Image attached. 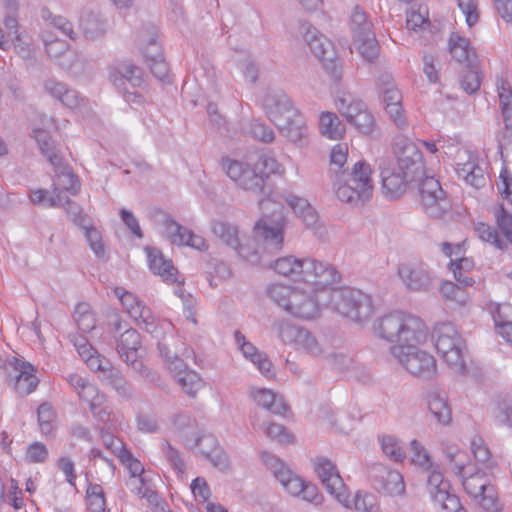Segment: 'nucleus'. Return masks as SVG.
Wrapping results in <instances>:
<instances>
[{
  "label": "nucleus",
  "mask_w": 512,
  "mask_h": 512,
  "mask_svg": "<svg viewBox=\"0 0 512 512\" xmlns=\"http://www.w3.org/2000/svg\"><path fill=\"white\" fill-rule=\"evenodd\" d=\"M303 286H288L280 283L271 284L267 288L269 298L288 314L302 320H312L319 316L320 307L325 298L328 287L302 283Z\"/></svg>",
  "instance_id": "1"
},
{
  "label": "nucleus",
  "mask_w": 512,
  "mask_h": 512,
  "mask_svg": "<svg viewBox=\"0 0 512 512\" xmlns=\"http://www.w3.org/2000/svg\"><path fill=\"white\" fill-rule=\"evenodd\" d=\"M221 168L238 188L254 194L263 193L271 174L283 172L277 160L266 155H260L254 162L226 157L221 160Z\"/></svg>",
  "instance_id": "2"
},
{
  "label": "nucleus",
  "mask_w": 512,
  "mask_h": 512,
  "mask_svg": "<svg viewBox=\"0 0 512 512\" xmlns=\"http://www.w3.org/2000/svg\"><path fill=\"white\" fill-rule=\"evenodd\" d=\"M378 337L394 343L392 347L403 350L414 349L426 340L427 328L424 322L411 314L394 312L378 319L374 324Z\"/></svg>",
  "instance_id": "3"
},
{
  "label": "nucleus",
  "mask_w": 512,
  "mask_h": 512,
  "mask_svg": "<svg viewBox=\"0 0 512 512\" xmlns=\"http://www.w3.org/2000/svg\"><path fill=\"white\" fill-rule=\"evenodd\" d=\"M270 267L279 275L320 287L333 285L338 281V273L332 266L310 257L297 258L288 255L276 259Z\"/></svg>",
  "instance_id": "4"
},
{
  "label": "nucleus",
  "mask_w": 512,
  "mask_h": 512,
  "mask_svg": "<svg viewBox=\"0 0 512 512\" xmlns=\"http://www.w3.org/2000/svg\"><path fill=\"white\" fill-rule=\"evenodd\" d=\"M371 167L365 162H358L350 174L337 176L336 195L342 202L358 204L372 196L373 185Z\"/></svg>",
  "instance_id": "5"
},
{
  "label": "nucleus",
  "mask_w": 512,
  "mask_h": 512,
  "mask_svg": "<svg viewBox=\"0 0 512 512\" xmlns=\"http://www.w3.org/2000/svg\"><path fill=\"white\" fill-rule=\"evenodd\" d=\"M273 329L283 344L298 352L313 358H321L326 354L325 345L306 327L281 320L273 324Z\"/></svg>",
  "instance_id": "6"
},
{
  "label": "nucleus",
  "mask_w": 512,
  "mask_h": 512,
  "mask_svg": "<svg viewBox=\"0 0 512 512\" xmlns=\"http://www.w3.org/2000/svg\"><path fill=\"white\" fill-rule=\"evenodd\" d=\"M435 347L448 366L458 374H464L466 365L463 351L465 342L450 323L438 324L434 328Z\"/></svg>",
  "instance_id": "7"
},
{
  "label": "nucleus",
  "mask_w": 512,
  "mask_h": 512,
  "mask_svg": "<svg viewBox=\"0 0 512 512\" xmlns=\"http://www.w3.org/2000/svg\"><path fill=\"white\" fill-rule=\"evenodd\" d=\"M326 298L334 309L344 317L361 323L372 314L370 298L359 290H332L328 287Z\"/></svg>",
  "instance_id": "8"
},
{
  "label": "nucleus",
  "mask_w": 512,
  "mask_h": 512,
  "mask_svg": "<svg viewBox=\"0 0 512 512\" xmlns=\"http://www.w3.org/2000/svg\"><path fill=\"white\" fill-rule=\"evenodd\" d=\"M338 112L359 131L369 134L375 126V119L366 104L351 93H340L335 99Z\"/></svg>",
  "instance_id": "9"
},
{
  "label": "nucleus",
  "mask_w": 512,
  "mask_h": 512,
  "mask_svg": "<svg viewBox=\"0 0 512 512\" xmlns=\"http://www.w3.org/2000/svg\"><path fill=\"white\" fill-rule=\"evenodd\" d=\"M397 275L409 291L426 292L436 279L434 271L422 260L412 259L398 265Z\"/></svg>",
  "instance_id": "10"
},
{
  "label": "nucleus",
  "mask_w": 512,
  "mask_h": 512,
  "mask_svg": "<svg viewBox=\"0 0 512 512\" xmlns=\"http://www.w3.org/2000/svg\"><path fill=\"white\" fill-rule=\"evenodd\" d=\"M391 354L412 375L423 378H432L437 371L434 356L426 351L414 349L403 350L401 347H391Z\"/></svg>",
  "instance_id": "11"
},
{
  "label": "nucleus",
  "mask_w": 512,
  "mask_h": 512,
  "mask_svg": "<svg viewBox=\"0 0 512 512\" xmlns=\"http://www.w3.org/2000/svg\"><path fill=\"white\" fill-rule=\"evenodd\" d=\"M314 471L326 491L344 507H350V495L337 467L329 459L318 457L314 460Z\"/></svg>",
  "instance_id": "12"
},
{
  "label": "nucleus",
  "mask_w": 512,
  "mask_h": 512,
  "mask_svg": "<svg viewBox=\"0 0 512 512\" xmlns=\"http://www.w3.org/2000/svg\"><path fill=\"white\" fill-rule=\"evenodd\" d=\"M393 152L396 157L394 165L397 170L415 180L423 174V155L413 141L406 137L398 138L393 145Z\"/></svg>",
  "instance_id": "13"
},
{
  "label": "nucleus",
  "mask_w": 512,
  "mask_h": 512,
  "mask_svg": "<svg viewBox=\"0 0 512 512\" xmlns=\"http://www.w3.org/2000/svg\"><path fill=\"white\" fill-rule=\"evenodd\" d=\"M461 478L467 494L484 510L495 512L499 509L496 489L489 483L485 473L477 471L468 477L463 475Z\"/></svg>",
  "instance_id": "14"
},
{
  "label": "nucleus",
  "mask_w": 512,
  "mask_h": 512,
  "mask_svg": "<svg viewBox=\"0 0 512 512\" xmlns=\"http://www.w3.org/2000/svg\"><path fill=\"white\" fill-rule=\"evenodd\" d=\"M285 219L282 211L275 213L273 217L264 216L254 226V237L262 241L265 248L279 252L284 243Z\"/></svg>",
  "instance_id": "15"
},
{
  "label": "nucleus",
  "mask_w": 512,
  "mask_h": 512,
  "mask_svg": "<svg viewBox=\"0 0 512 512\" xmlns=\"http://www.w3.org/2000/svg\"><path fill=\"white\" fill-rule=\"evenodd\" d=\"M115 296L120 300L126 313L139 325L152 333L156 328V319L148 308L136 295L123 287L113 289Z\"/></svg>",
  "instance_id": "16"
},
{
  "label": "nucleus",
  "mask_w": 512,
  "mask_h": 512,
  "mask_svg": "<svg viewBox=\"0 0 512 512\" xmlns=\"http://www.w3.org/2000/svg\"><path fill=\"white\" fill-rule=\"evenodd\" d=\"M421 204L431 217H440L446 213L450 204L440 183L434 177H425L419 188Z\"/></svg>",
  "instance_id": "17"
},
{
  "label": "nucleus",
  "mask_w": 512,
  "mask_h": 512,
  "mask_svg": "<svg viewBox=\"0 0 512 512\" xmlns=\"http://www.w3.org/2000/svg\"><path fill=\"white\" fill-rule=\"evenodd\" d=\"M44 34L43 42L49 57L63 69L72 71L77 61V55L70 48L71 34Z\"/></svg>",
  "instance_id": "18"
},
{
  "label": "nucleus",
  "mask_w": 512,
  "mask_h": 512,
  "mask_svg": "<svg viewBox=\"0 0 512 512\" xmlns=\"http://www.w3.org/2000/svg\"><path fill=\"white\" fill-rule=\"evenodd\" d=\"M496 91L499 107L505 124L504 130L497 136L499 147L512 143V86L506 77H496Z\"/></svg>",
  "instance_id": "19"
},
{
  "label": "nucleus",
  "mask_w": 512,
  "mask_h": 512,
  "mask_svg": "<svg viewBox=\"0 0 512 512\" xmlns=\"http://www.w3.org/2000/svg\"><path fill=\"white\" fill-rule=\"evenodd\" d=\"M370 480L378 491L391 496L402 495L405 491L403 476L384 464H373L369 470Z\"/></svg>",
  "instance_id": "20"
},
{
  "label": "nucleus",
  "mask_w": 512,
  "mask_h": 512,
  "mask_svg": "<svg viewBox=\"0 0 512 512\" xmlns=\"http://www.w3.org/2000/svg\"><path fill=\"white\" fill-rule=\"evenodd\" d=\"M262 106L266 116L275 126L284 123V119L297 110L289 96L280 89L268 90Z\"/></svg>",
  "instance_id": "21"
},
{
  "label": "nucleus",
  "mask_w": 512,
  "mask_h": 512,
  "mask_svg": "<svg viewBox=\"0 0 512 512\" xmlns=\"http://www.w3.org/2000/svg\"><path fill=\"white\" fill-rule=\"evenodd\" d=\"M55 169V179L53 181V195L48 199L50 207H59L62 204V189L71 195H77L80 190V182L71 169L60 159L59 165H52Z\"/></svg>",
  "instance_id": "22"
},
{
  "label": "nucleus",
  "mask_w": 512,
  "mask_h": 512,
  "mask_svg": "<svg viewBox=\"0 0 512 512\" xmlns=\"http://www.w3.org/2000/svg\"><path fill=\"white\" fill-rule=\"evenodd\" d=\"M382 189L386 197L396 199L401 197L407 188L409 182L415 179L397 170L394 162L383 161L380 164Z\"/></svg>",
  "instance_id": "23"
},
{
  "label": "nucleus",
  "mask_w": 512,
  "mask_h": 512,
  "mask_svg": "<svg viewBox=\"0 0 512 512\" xmlns=\"http://www.w3.org/2000/svg\"><path fill=\"white\" fill-rule=\"evenodd\" d=\"M286 201L308 229H311L320 238L324 236V228L319 222L318 214L306 199L290 195Z\"/></svg>",
  "instance_id": "24"
},
{
  "label": "nucleus",
  "mask_w": 512,
  "mask_h": 512,
  "mask_svg": "<svg viewBox=\"0 0 512 512\" xmlns=\"http://www.w3.org/2000/svg\"><path fill=\"white\" fill-rule=\"evenodd\" d=\"M279 133L293 143H302L307 137L308 126L304 115L297 109L276 126Z\"/></svg>",
  "instance_id": "25"
},
{
  "label": "nucleus",
  "mask_w": 512,
  "mask_h": 512,
  "mask_svg": "<svg viewBox=\"0 0 512 512\" xmlns=\"http://www.w3.org/2000/svg\"><path fill=\"white\" fill-rule=\"evenodd\" d=\"M109 77L113 85L119 90H125L126 81L133 87H139L143 83L141 69L131 62H123L112 68Z\"/></svg>",
  "instance_id": "26"
},
{
  "label": "nucleus",
  "mask_w": 512,
  "mask_h": 512,
  "mask_svg": "<svg viewBox=\"0 0 512 512\" xmlns=\"http://www.w3.org/2000/svg\"><path fill=\"white\" fill-rule=\"evenodd\" d=\"M250 396L257 405L269 410L273 414L282 415L287 410L283 397L270 389L252 387Z\"/></svg>",
  "instance_id": "27"
},
{
  "label": "nucleus",
  "mask_w": 512,
  "mask_h": 512,
  "mask_svg": "<svg viewBox=\"0 0 512 512\" xmlns=\"http://www.w3.org/2000/svg\"><path fill=\"white\" fill-rule=\"evenodd\" d=\"M15 369L19 372L15 379V390L22 396L32 393L39 383L35 367L28 362L17 360Z\"/></svg>",
  "instance_id": "28"
},
{
  "label": "nucleus",
  "mask_w": 512,
  "mask_h": 512,
  "mask_svg": "<svg viewBox=\"0 0 512 512\" xmlns=\"http://www.w3.org/2000/svg\"><path fill=\"white\" fill-rule=\"evenodd\" d=\"M195 444L200 447L203 456L210 460L214 467L226 470L229 467V459L226 453L217 447L216 439L212 436L195 438Z\"/></svg>",
  "instance_id": "29"
},
{
  "label": "nucleus",
  "mask_w": 512,
  "mask_h": 512,
  "mask_svg": "<svg viewBox=\"0 0 512 512\" xmlns=\"http://www.w3.org/2000/svg\"><path fill=\"white\" fill-rule=\"evenodd\" d=\"M149 267L154 274L161 276L165 281L176 282L177 270L170 259H166L162 252L156 248H146Z\"/></svg>",
  "instance_id": "30"
},
{
  "label": "nucleus",
  "mask_w": 512,
  "mask_h": 512,
  "mask_svg": "<svg viewBox=\"0 0 512 512\" xmlns=\"http://www.w3.org/2000/svg\"><path fill=\"white\" fill-rule=\"evenodd\" d=\"M235 339L240 344L244 356L257 365L259 371L266 377H271L272 362L263 353H260L251 343L245 341V337L239 332H235Z\"/></svg>",
  "instance_id": "31"
},
{
  "label": "nucleus",
  "mask_w": 512,
  "mask_h": 512,
  "mask_svg": "<svg viewBox=\"0 0 512 512\" xmlns=\"http://www.w3.org/2000/svg\"><path fill=\"white\" fill-rule=\"evenodd\" d=\"M305 41H307L315 57L322 63L331 62L335 59V46L326 34H305Z\"/></svg>",
  "instance_id": "32"
},
{
  "label": "nucleus",
  "mask_w": 512,
  "mask_h": 512,
  "mask_svg": "<svg viewBox=\"0 0 512 512\" xmlns=\"http://www.w3.org/2000/svg\"><path fill=\"white\" fill-rule=\"evenodd\" d=\"M448 44L449 51L456 61L466 63L468 67L473 66L476 55L469 39L460 34H451Z\"/></svg>",
  "instance_id": "33"
},
{
  "label": "nucleus",
  "mask_w": 512,
  "mask_h": 512,
  "mask_svg": "<svg viewBox=\"0 0 512 512\" xmlns=\"http://www.w3.org/2000/svg\"><path fill=\"white\" fill-rule=\"evenodd\" d=\"M427 490L431 495L432 499L440 504L448 501L450 497L455 496L449 492L450 484L447 480H444L443 474L437 470H431L427 477Z\"/></svg>",
  "instance_id": "34"
},
{
  "label": "nucleus",
  "mask_w": 512,
  "mask_h": 512,
  "mask_svg": "<svg viewBox=\"0 0 512 512\" xmlns=\"http://www.w3.org/2000/svg\"><path fill=\"white\" fill-rule=\"evenodd\" d=\"M211 230L222 243L237 251L239 255H242L239 231L236 226L225 221L215 220L211 224Z\"/></svg>",
  "instance_id": "35"
},
{
  "label": "nucleus",
  "mask_w": 512,
  "mask_h": 512,
  "mask_svg": "<svg viewBox=\"0 0 512 512\" xmlns=\"http://www.w3.org/2000/svg\"><path fill=\"white\" fill-rule=\"evenodd\" d=\"M78 396L82 401L89 405L92 414L99 419L104 420L103 415L109 414L107 408L103 407L105 403V396L99 392L98 388L94 384L89 382L78 393Z\"/></svg>",
  "instance_id": "36"
},
{
  "label": "nucleus",
  "mask_w": 512,
  "mask_h": 512,
  "mask_svg": "<svg viewBox=\"0 0 512 512\" xmlns=\"http://www.w3.org/2000/svg\"><path fill=\"white\" fill-rule=\"evenodd\" d=\"M319 130L320 133L332 140H339L345 134V126L336 113L325 111L319 116Z\"/></svg>",
  "instance_id": "37"
},
{
  "label": "nucleus",
  "mask_w": 512,
  "mask_h": 512,
  "mask_svg": "<svg viewBox=\"0 0 512 512\" xmlns=\"http://www.w3.org/2000/svg\"><path fill=\"white\" fill-rule=\"evenodd\" d=\"M352 46V49L368 62H372L378 57L380 47L375 34H357Z\"/></svg>",
  "instance_id": "38"
},
{
  "label": "nucleus",
  "mask_w": 512,
  "mask_h": 512,
  "mask_svg": "<svg viewBox=\"0 0 512 512\" xmlns=\"http://www.w3.org/2000/svg\"><path fill=\"white\" fill-rule=\"evenodd\" d=\"M33 137L38 144L41 154L47 158L51 165H59L62 158L58 154L49 132L44 128H34Z\"/></svg>",
  "instance_id": "39"
},
{
  "label": "nucleus",
  "mask_w": 512,
  "mask_h": 512,
  "mask_svg": "<svg viewBox=\"0 0 512 512\" xmlns=\"http://www.w3.org/2000/svg\"><path fill=\"white\" fill-rule=\"evenodd\" d=\"M99 377L104 384L112 387L121 397H132L131 386L128 384L123 374L112 365L107 366L105 373Z\"/></svg>",
  "instance_id": "40"
},
{
  "label": "nucleus",
  "mask_w": 512,
  "mask_h": 512,
  "mask_svg": "<svg viewBox=\"0 0 512 512\" xmlns=\"http://www.w3.org/2000/svg\"><path fill=\"white\" fill-rule=\"evenodd\" d=\"M443 453L451 470L455 475L462 477L469 462L467 453L461 450L457 445L449 443H443Z\"/></svg>",
  "instance_id": "41"
},
{
  "label": "nucleus",
  "mask_w": 512,
  "mask_h": 512,
  "mask_svg": "<svg viewBox=\"0 0 512 512\" xmlns=\"http://www.w3.org/2000/svg\"><path fill=\"white\" fill-rule=\"evenodd\" d=\"M456 172L467 184L476 189H480L486 184V177L482 168L476 165L473 161L458 164Z\"/></svg>",
  "instance_id": "42"
},
{
  "label": "nucleus",
  "mask_w": 512,
  "mask_h": 512,
  "mask_svg": "<svg viewBox=\"0 0 512 512\" xmlns=\"http://www.w3.org/2000/svg\"><path fill=\"white\" fill-rule=\"evenodd\" d=\"M509 305L498 306L494 312L493 319L498 334L512 346V315L509 316L507 311H511Z\"/></svg>",
  "instance_id": "43"
},
{
  "label": "nucleus",
  "mask_w": 512,
  "mask_h": 512,
  "mask_svg": "<svg viewBox=\"0 0 512 512\" xmlns=\"http://www.w3.org/2000/svg\"><path fill=\"white\" fill-rule=\"evenodd\" d=\"M242 133L265 143H270L275 139L274 131L260 120L244 122Z\"/></svg>",
  "instance_id": "44"
},
{
  "label": "nucleus",
  "mask_w": 512,
  "mask_h": 512,
  "mask_svg": "<svg viewBox=\"0 0 512 512\" xmlns=\"http://www.w3.org/2000/svg\"><path fill=\"white\" fill-rule=\"evenodd\" d=\"M381 450L385 457L394 462H402L406 453L401 446L400 440L393 435H382L379 437Z\"/></svg>",
  "instance_id": "45"
},
{
  "label": "nucleus",
  "mask_w": 512,
  "mask_h": 512,
  "mask_svg": "<svg viewBox=\"0 0 512 512\" xmlns=\"http://www.w3.org/2000/svg\"><path fill=\"white\" fill-rule=\"evenodd\" d=\"M262 460L282 486L295 475L285 463L272 454L262 453Z\"/></svg>",
  "instance_id": "46"
},
{
  "label": "nucleus",
  "mask_w": 512,
  "mask_h": 512,
  "mask_svg": "<svg viewBox=\"0 0 512 512\" xmlns=\"http://www.w3.org/2000/svg\"><path fill=\"white\" fill-rule=\"evenodd\" d=\"M474 267V261L471 258L462 257L461 255L450 260V268L453 271L456 281L464 287H471L475 280L472 277L465 276L462 278V271L469 272Z\"/></svg>",
  "instance_id": "47"
},
{
  "label": "nucleus",
  "mask_w": 512,
  "mask_h": 512,
  "mask_svg": "<svg viewBox=\"0 0 512 512\" xmlns=\"http://www.w3.org/2000/svg\"><path fill=\"white\" fill-rule=\"evenodd\" d=\"M139 349L140 348H136L135 350L126 351L124 354H119V356L131 369L139 373L143 378L154 381L157 375L143 364L140 359Z\"/></svg>",
  "instance_id": "48"
},
{
  "label": "nucleus",
  "mask_w": 512,
  "mask_h": 512,
  "mask_svg": "<svg viewBox=\"0 0 512 512\" xmlns=\"http://www.w3.org/2000/svg\"><path fill=\"white\" fill-rule=\"evenodd\" d=\"M428 409L440 424L446 425L450 422L451 409L443 397L437 394L430 395L428 398Z\"/></svg>",
  "instance_id": "49"
},
{
  "label": "nucleus",
  "mask_w": 512,
  "mask_h": 512,
  "mask_svg": "<svg viewBox=\"0 0 512 512\" xmlns=\"http://www.w3.org/2000/svg\"><path fill=\"white\" fill-rule=\"evenodd\" d=\"M350 501L351 506L347 508L355 512H381L377 497L372 493L358 491Z\"/></svg>",
  "instance_id": "50"
},
{
  "label": "nucleus",
  "mask_w": 512,
  "mask_h": 512,
  "mask_svg": "<svg viewBox=\"0 0 512 512\" xmlns=\"http://www.w3.org/2000/svg\"><path fill=\"white\" fill-rule=\"evenodd\" d=\"M183 392L190 397H195L197 392L203 387V381L199 374L191 369L182 372L174 378Z\"/></svg>",
  "instance_id": "51"
},
{
  "label": "nucleus",
  "mask_w": 512,
  "mask_h": 512,
  "mask_svg": "<svg viewBox=\"0 0 512 512\" xmlns=\"http://www.w3.org/2000/svg\"><path fill=\"white\" fill-rule=\"evenodd\" d=\"M380 81V92L382 94V99L385 106L401 104L402 94L395 86L392 77L388 74H385L381 76Z\"/></svg>",
  "instance_id": "52"
},
{
  "label": "nucleus",
  "mask_w": 512,
  "mask_h": 512,
  "mask_svg": "<svg viewBox=\"0 0 512 512\" xmlns=\"http://www.w3.org/2000/svg\"><path fill=\"white\" fill-rule=\"evenodd\" d=\"M461 284H455L450 281H444L440 286L441 295L449 301L463 305L468 301L469 295Z\"/></svg>",
  "instance_id": "53"
},
{
  "label": "nucleus",
  "mask_w": 512,
  "mask_h": 512,
  "mask_svg": "<svg viewBox=\"0 0 512 512\" xmlns=\"http://www.w3.org/2000/svg\"><path fill=\"white\" fill-rule=\"evenodd\" d=\"M74 319L78 328L83 332H90L95 328L96 319L87 303H80L74 311Z\"/></svg>",
  "instance_id": "54"
},
{
  "label": "nucleus",
  "mask_w": 512,
  "mask_h": 512,
  "mask_svg": "<svg viewBox=\"0 0 512 512\" xmlns=\"http://www.w3.org/2000/svg\"><path fill=\"white\" fill-rule=\"evenodd\" d=\"M349 28L352 32H371L374 25L365 11L355 6L350 14Z\"/></svg>",
  "instance_id": "55"
},
{
  "label": "nucleus",
  "mask_w": 512,
  "mask_h": 512,
  "mask_svg": "<svg viewBox=\"0 0 512 512\" xmlns=\"http://www.w3.org/2000/svg\"><path fill=\"white\" fill-rule=\"evenodd\" d=\"M41 20L50 28L59 30L61 32H73L74 26L62 15L53 14L47 8L40 11Z\"/></svg>",
  "instance_id": "56"
},
{
  "label": "nucleus",
  "mask_w": 512,
  "mask_h": 512,
  "mask_svg": "<svg viewBox=\"0 0 512 512\" xmlns=\"http://www.w3.org/2000/svg\"><path fill=\"white\" fill-rule=\"evenodd\" d=\"M410 454L411 462L414 465L426 471L432 468V461L427 450L415 439L410 442Z\"/></svg>",
  "instance_id": "57"
},
{
  "label": "nucleus",
  "mask_w": 512,
  "mask_h": 512,
  "mask_svg": "<svg viewBox=\"0 0 512 512\" xmlns=\"http://www.w3.org/2000/svg\"><path fill=\"white\" fill-rule=\"evenodd\" d=\"M38 424L42 434L49 435L54 429L55 413L49 403H42L37 410Z\"/></svg>",
  "instance_id": "58"
},
{
  "label": "nucleus",
  "mask_w": 512,
  "mask_h": 512,
  "mask_svg": "<svg viewBox=\"0 0 512 512\" xmlns=\"http://www.w3.org/2000/svg\"><path fill=\"white\" fill-rule=\"evenodd\" d=\"M136 348H140V335L135 329H127L117 340L116 350L118 354H124Z\"/></svg>",
  "instance_id": "59"
},
{
  "label": "nucleus",
  "mask_w": 512,
  "mask_h": 512,
  "mask_svg": "<svg viewBox=\"0 0 512 512\" xmlns=\"http://www.w3.org/2000/svg\"><path fill=\"white\" fill-rule=\"evenodd\" d=\"M165 233L173 244H184L187 229L175 222L170 217L166 216L163 221Z\"/></svg>",
  "instance_id": "60"
},
{
  "label": "nucleus",
  "mask_w": 512,
  "mask_h": 512,
  "mask_svg": "<svg viewBox=\"0 0 512 512\" xmlns=\"http://www.w3.org/2000/svg\"><path fill=\"white\" fill-rule=\"evenodd\" d=\"M49 456V451L45 444L35 441L28 445L25 454V460L31 464L44 463Z\"/></svg>",
  "instance_id": "61"
},
{
  "label": "nucleus",
  "mask_w": 512,
  "mask_h": 512,
  "mask_svg": "<svg viewBox=\"0 0 512 512\" xmlns=\"http://www.w3.org/2000/svg\"><path fill=\"white\" fill-rule=\"evenodd\" d=\"M429 27V20L426 10H410L407 13L406 28L416 32L417 29L426 30Z\"/></svg>",
  "instance_id": "62"
},
{
  "label": "nucleus",
  "mask_w": 512,
  "mask_h": 512,
  "mask_svg": "<svg viewBox=\"0 0 512 512\" xmlns=\"http://www.w3.org/2000/svg\"><path fill=\"white\" fill-rule=\"evenodd\" d=\"M12 48L22 58L31 57L34 49L30 34H13Z\"/></svg>",
  "instance_id": "63"
},
{
  "label": "nucleus",
  "mask_w": 512,
  "mask_h": 512,
  "mask_svg": "<svg viewBox=\"0 0 512 512\" xmlns=\"http://www.w3.org/2000/svg\"><path fill=\"white\" fill-rule=\"evenodd\" d=\"M496 221L501 232L512 244V214L500 207L495 213Z\"/></svg>",
  "instance_id": "64"
}]
</instances>
